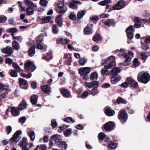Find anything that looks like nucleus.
Returning <instances> with one entry per match:
<instances>
[{
  "label": "nucleus",
  "instance_id": "1",
  "mask_svg": "<svg viewBox=\"0 0 150 150\" xmlns=\"http://www.w3.org/2000/svg\"><path fill=\"white\" fill-rule=\"evenodd\" d=\"M137 79L139 81L146 84L150 80V76L148 73L142 71L138 74Z\"/></svg>",
  "mask_w": 150,
  "mask_h": 150
},
{
  "label": "nucleus",
  "instance_id": "2",
  "mask_svg": "<svg viewBox=\"0 0 150 150\" xmlns=\"http://www.w3.org/2000/svg\"><path fill=\"white\" fill-rule=\"evenodd\" d=\"M91 69L90 67H81L79 69V73L81 76H83V79L85 80H87L89 78L88 74L91 71Z\"/></svg>",
  "mask_w": 150,
  "mask_h": 150
},
{
  "label": "nucleus",
  "instance_id": "3",
  "mask_svg": "<svg viewBox=\"0 0 150 150\" xmlns=\"http://www.w3.org/2000/svg\"><path fill=\"white\" fill-rule=\"evenodd\" d=\"M65 5H64V0L59 1L57 4L58 7L56 9L57 12L60 13H64L67 10V8L65 6Z\"/></svg>",
  "mask_w": 150,
  "mask_h": 150
},
{
  "label": "nucleus",
  "instance_id": "4",
  "mask_svg": "<svg viewBox=\"0 0 150 150\" xmlns=\"http://www.w3.org/2000/svg\"><path fill=\"white\" fill-rule=\"evenodd\" d=\"M115 64V62L112 61L110 62L108 65H105L104 68L101 70L102 74L103 75L108 74V72L107 70L111 68Z\"/></svg>",
  "mask_w": 150,
  "mask_h": 150
},
{
  "label": "nucleus",
  "instance_id": "5",
  "mask_svg": "<svg viewBox=\"0 0 150 150\" xmlns=\"http://www.w3.org/2000/svg\"><path fill=\"white\" fill-rule=\"evenodd\" d=\"M21 133L22 132L21 130H18L16 131L10 139V142L11 143L18 142L21 139L20 135Z\"/></svg>",
  "mask_w": 150,
  "mask_h": 150
},
{
  "label": "nucleus",
  "instance_id": "6",
  "mask_svg": "<svg viewBox=\"0 0 150 150\" xmlns=\"http://www.w3.org/2000/svg\"><path fill=\"white\" fill-rule=\"evenodd\" d=\"M116 53L119 52L120 53L119 54L122 57L124 58H126L125 60V62H130L131 60L130 57H129L127 54L125 52L124 50L121 49L120 50H117L115 51Z\"/></svg>",
  "mask_w": 150,
  "mask_h": 150
},
{
  "label": "nucleus",
  "instance_id": "7",
  "mask_svg": "<svg viewBox=\"0 0 150 150\" xmlns=\"http://www.w3.org/2000/svg\"><path fill=\"white\" fill-rule=\"evenodd\" d=\"M118 117L121 122H125L127 118V114L124 110H122L119 113Z\"/></svg>",
  "mask_w": 150,
  "mask_h": 150
},
{
  "label": "nucleus",
  "instance_id": "8",
  "mask_svg": "<svg viewBox=\"0 0 150 150\" xmlns=\"http://www.w3.org/2000/svg\"><path fill=\"white\" fill-rule=\"evenodd\" d=\"M36 67L34 64L31 62H28L25 65V69L26 71H30L32 72L34 71Z\"/></svg>",
  "mask_w": 150,
  "mask_h": 150
},
{
  "label": "nucleus",
  "instance_id": "9",
  "mask_svg": "<svg viewBox=\"0 0 150 150\" xmlns=\"http://www.w3.org/2000/svg\"><path fill=\"white\" fill-rule=\"evenodd\" d=\"M125 4V1L123 0L119 1L113 7L114 10H119L123 8Z\"/></svg>",
  "mask_w": 150,
  "mask_h": 150
},
{
  "label": "nucleus",
  "instance_id": "10",
  "mask_svg": "<svg viewBox=\"0 0 150 150\" xmlns=\"http://www.w3.org/2000/svg\"><path fill=\"white\" fill-rule=\"evenodd\" d=\"M104 129L107 131H110L113 130L115 127V124L112 122H109L104 125Z\"/></svg>",
  "mask_w": 150,
  "mask_h": 150
},
{
  "label": "nucleus",
  "instance_id": "11",
  "mask_svg": "<svg viewBox=\"0 0 150 150\" xmlns=\"http://www.w3.org/2000/svg\"><path fill=\"white\" fill-rule=\"evenodd\" d=\"M90 79L94 83L91 84H98L99 83L98 81H96L98 78V75L97 73L96 72H94L91 74Z\"/></svg>",
  "mask_w": 150,
  "mask_h": 150
},
{
  "label": "nucleus",
  "instance_id": "12",
  "mask_svg": "<svg viewBox=\"0 0 150 150\" xmlns=\"http://www.w3.org/2000/svg\"><path fill=\"white\" fill-rule=\"evenodd\" d=\"M121 84H138V83L132 78L128 77L126 79L125 81Z\"/></svg>",
  "mask_w": 150,
  "mask_h": 150
},
{
  "label": "nucleus",
  "instance_id": "13",
  "mask_svg": "<svg viewBox=\"0 0 150 150\" xmlns=\"http://www.w3.org/2000/svg\"><path fill=\"white\" fill-rule=\"evenodd\" d=\"M42 91L45 93L50 94L51 91V88L49 85H43L41 87Z\"/></svg>",
  "mask_w": 150,
  "mask_h": 150
},
{
  "label": "nucleus",
  "instance_id": "14",
  "mask_svg": "<svg viewBox=\"0 0 150 150\" xmlns=\"http://www.w3.org/2000/svg\"><path fill=\"white\" fill-rule=\"evenodd\" d=\"M1 50L3 53L9 54L8 55H11L13 53V49L9 46H7L5 48L2 49Z\"/></svg>",
  "mask_w": 150,
  "mask_h": 150
},
{
  "label": "nucleus",
  "instance_id": "15",
  "mask_svg": "<svg viewBox=\"0 0 150 150\" xmlns=\"http://www.w3.org/2000/svg\"><path fill=\"white\" fill-rule=\"evenodd\" d=\"M51 138L53 141L56 143H60L62 140L61 136L59 135L56 134L51 136Z\"/></svg>",
  "mask_w": 150,
  "mask_h": 150
},
{
  "label": "nucleus",
  "instance_id": "16",
  "mask_svg": "<svg viewBox=\"0 0 150 150\" xmlns=\"http://www.w3.org/2000/svg\"><path fill=\"white\" fill-rule=\"evenodd\" d=\"M24 3L25 5L30 8H37V6L36 5L34 4L33 2L30 0H25L24 1Z\"/></svg>",
  "mask_w": 150,
  "mask_h": 150
},
{
  "label": "nucleus",
  "instance_id": "17",
  "mask_svg": "<svg viewBox=\"0 0 150 150\" xmlns=\"http://www.w3.org/2000/svg\"><path fill=\"white\" fill-rule=\"evenodd\" d=\"M149 54V53L147 51H143L140 53V57L143 60H145Z\"/></svg>",
  "mask_w": 150,
  "mask_h": 150
},
{
  "label": "nucleus",
  "instance_id": "18",
  "mask_svg": "<svg viewBox=\"0 0 150 150\" xmlns=\"http://www.w3.org/2000/svg\"><path fill=\"white\" fill-rule=\"evenodd\" d=\"M27 139L23 137L22 139L18 143V145L19 146H22L23 147L27 146Z\"/></svg>",
  "mask_w": 150,
  "mask_h": 150
},
{
  "label": "nucleus",
  "instance_id": "19",
  "mask_svg": "<svg viewBox=\"0 0 150 150\" xmlns=\"http://www.w3.org/2000/svg\"><path fill=\"white\" fill-rule=\"evenodd\" d=\"M39 19L42 21V23H47L49 22L50 20L52 18L50 16L46 17L40 16L38 17Z\"/></svg>",
  "mask_w": 150,
  "mask_h": 150
},
{
  "label": "nucleus",
  "instance_id": "20",
  "mask_svg": "<svg viewBox=\"0 0 150 150\" xmlns=\"http://www.w3.org/2000/svg\"><path fill=\"white\" fill-rule=\"evenodd\" d=\"M27 134L30 137L31 141L33 142L35 140V135L33 131L30 130L28 132Z\"/></svg>",
  "mask_w": 150,
  "mask_h": 150
},
{
  "label": "nucleus",
  "instance_id": "21",
  "mask_svg": "<svg viewBox=\"0 0 150 150\" xmlns=\"http://www.w3.org/2000/svg\"><path fill=\"white\" fill-rule=\"evenodd\" d=\"M105 114L108 116H112L115 113V111L109 108H106L105 110Z\"/></svg>",
  "mask_w": 150,
  "mask_h": 150
},
{
  "label": "nucleus",
  "instance_id": "22",
  "mask_svg": "<svg viewBox=\"0 0 150 150\" xmlns=\"http://www.w3.org/2000/svg\"><path fill=\"white\" fill-rule=\"evenodd\" d=\"M120 79V77L118 76H114L111 79V82L112 84L116 83Z\"/></svg>",
  "mask_w": 150,
  "mask_h": 150
},
{
  "label": "nucleus",
  "instance_id": "23",
  "mask_svg": "<svg viewBox=\"0 0 150 150\" xmlns=\"http://www.w3.org/2000/svg\"><path fill=\"white\" fill-rule=\"evenodd\" d=\"M27 107V105L26 102L23 100L18 106V108L19 110H22L26 108Z\"/></svg>",
  "mask_w": 150,
  "mask_h": 150
},
{
  "label": "nucleus",
  "instance_id": "24",
  "mask_svg": "<svg viewBox=\"0 0 150 150\" xmlns=\"http://www.w3.org/2000/svg\"><path fill=\"white\" fill-rule=\"evenodd\" d=\"M38 99V96L36 95H33L31 96L30 100L33 104H35L37 102Z\"/></svg>",
  "mask_w": 150,
  "mask_h": 150
},
{
  "label": "nucleus",
  "instance_id": "25",
  "mask_svg": "<svg viewBox=\"0 0 150 150\" xmlns=\"http://www.w3.org/2000/svg\"><path fill=\"white\" fill-rule=\"evenodd\" d=\"M70 40L68 39L59 38L58 39V43H61L62 44H68Z\"/></svg>",
  "mask_w": 150,
  "mask_h": 150
},
{
  "label": "nucleus",
  "instance_id": "26",
  "mask_svg": "<svg viewBox=\"0 0 150 150\" xmlns=\"http://www.w3.org/2000/svg\"><path fill=\"white\" fill-rule=\"evenodd\" d=\"M35 53L34 46H32L30 48L28 52V55L30 57L33 56Z\"/></svg>",
  "mask_w": 150,
  "mask_h": 150
},
{
  "label": "nucleus",
  "instance_id": "27",
  "mask_svg": "<svg viewBox=\"0 0 150 150\" xmlns=\"http://www.w3.org/2000/svg\"><path fill=\"white\" fill-rule=\"evenodd\" d=\"M56 22L59 26H61L62 24V16L61 15H58L56 19Z\"/></svg>",
  "mask_w": 150,
  "mask_h": 150
},
{
  "label": "nucleus",
  "instance_id": "28",
  "mask_svg": "<svg viewBox=\"0 0 150 150\" xmlns=\"http://www.w3.org/2000/svg\"><path fill=\"white\" fill-rule=\"evenodd\" d=\"M120 71L119 68L115 67L113 68L111 71V73L113 76H117V74L119 73Z\"/></svg>",
  "mask_w": 150,
  "mask_h": 150
},
{
  "label": "nucleus",
  "instance_id": "29",
  "mask_svg": "<svg viewBox=\"0 0 150 150\" xmlns=\"http://www.w3.org/2000/svg\"><path fill=\"white\" fill-rule=\"evenodd\" d=\"M12 45L13 49L15 50H18L20 49V45L16 41H13L12 42Z\"/></svg>",
  "mask_w": 150,
  "mask_h": 150
},
{
  "label": "nucleus",
  "instance_id": "30",
  "mask_svg": "<svg viewBox=\"0 0 150 150\" xmlns=\"http://www.w3.org/2000/svg\"><path fill=\"white\" fill-rule=\"evenodd\" d=\"M60 147L62 150H65L67 148V144L65 141H61L59 144Z\"/></svg>",
  "mask_w": 150,
  "mask_h": 150
},
{
  "label": "nucleus",
  "instance_id": "31",
  "mask_svg": "<svg viewBox=\"0 0 150 150\" xmlns=\"http://www.w3.org/2000/svg\"><path fill=\"white\" fill-rule=\"evenodd\" d=\"M32 8L28 7L26 10V14L28 16H30L33 14L34 10Z\"/></svg>",
  "mask_w": 150,
  "mask_h": 150
},
{
  "label": "nucleus",
  "instance_id": "32",
  "mask_svg": "<svg viewBox=\"0 0 150 150\" xmlns=\"http://www.w3.org/2000/svg\"><path fill=\"white\" fill-rule=\"evenodd\" d=\"M11 111L12 114L15 115H18L19 113V112L17 109L13 107L11 108Z\"/></svg>",
  "mask_w": 150,
  "mask_h": 150
},
{
  "label": "nucleus",
  "instance_id": "33",
  "mask_svg": "<svg viewBox=\"0 0 150 150\" xmlns=\"http://www.w3.org/2000/svg\"><path fill=\"white\" fill-rule=\"evenodd\" d=\"M116 23L115 20L113 19H108L107 21H106L105 24V25L110 26V25H115Z\"/></svg>",
  "mask_w": 150,
  "mask_h": 150
},
{
  "label": "nucleus",
  "instance_id": "34",
  "mask_svg": "<svg viewBox=\"0 0 150 150\" xmlns=\"http://www.w3.org/2000/svg\"><path fill=\"white\" fill-rule=\"evenodd\" d=\"M61 92L63 96L65 97H69V93L67 90L64 89H62Z\"/></svg>",
  "mask_w": 150,
  "mask_h": 150
},
{
  "label": "nucleus",
  "instance_id": "35",
  "mask_svg": "<svg viewBox=\"0 0 150 150\" xmlns=\"http://www.w3.org/2000/svg\"><path fill=\"white\" fill-rule=\"evenodd\" d=\"M84 31V33L87 35L91 34L92 33V30L88 26L85 27Z\"/></svg>",
  "mask_w": 150,
  "mask_h": 150
},
{
  "label": "nucleus",
  "instance_id": "36",
  "mask_svg": "<svg viewBox=\"0 0 150 150\" xmlns=\"http://www.w3.org/2000/svg\"><path fill=\"white\" fill-rule=\"evenodd\" d=\"M52 31L54 34H57L59 32V30L57 25H53L52 27Z\"/></svg>",
  "mask_w": 150,
  "mask_h": 150
},
{
  "label": "nucleus",
  "instance_id": "37",
  "mask_svg": "<svg viewBox=\"0 0 150 150\" xmlns=\"http://www.w3.org/2000/svg\"><path fill=\"white\" fill-rule=\"evenodd\" d=\"M52 58V56L51 53H48L47 54L46 56L43 55L42 58V59H45L47 61H49Z\"/></svg>",
  "mask_w": 150,
  "mask_h": 150
},
{
  "label": "nucleus",
  "instance_id": "38",
  "mask_svg": "<svg viewBox=\"0 0 150 150\" xmlns=\"http://www.w3.org/2000/svg\"><path fill=\"white\" fill-rule=\"evenodd\" d=\"M116 101L118 104H126L127 103V101L121 97L118 98L116 100Z\"/></svg>",
  "mask_w": 150,
  "mask_h": 150
},
{
  "label": "nucleus",
  "instance_id": "39",
  "mask_svg": "<svg viewBox=\"0 0 150 150\" xmlns=\"http://www.w3.org/2000/svg\"><path fill=\"white\" fill-rule=\"evenodd\" d=\"M13 66L14 68L19 72L22 71V70L20 68L18 64L16 63H13Z\"/></svg>",
  "mask_w": 150,
  "mask_h": 150
},
{
  "label": "nucleus",
  "instance_id": "40",
  "mask_svg": "<svg viewBox=\"0 0 150 150\" xmlns=\"http://www.w3.org/2000/svg\"><path fill=\"white\" fill-rule=\"evenodd\" d=\"M64 121L67 123H74L75 122L72 118L71 117H68L64 118Z\"/></svg>",
  "mask_w": 150,
  "mask_h": 150
},
{
  "label": "nucleus",
  "instance_id": "41",
  "mask_svg": "<svg viewBox=\"0 0 150 150\" xmlns=\"http://www.w3.org/2000/svg\"><path fill=\"white\" fill-rule=\"evenodd\" d=\"M85 13V11L84 10L79 12L77 14V17L78 18H82Z\"/></svg>",
  "mask_w": 150,
  "mask_h": 150
},
{
  "label": "nucleus",
  "instance_id": "42",
  "mask_svg": "<svg viewBox=\"0 0 150 150\" xmlns=\"http://www.w3.org/2000/svg\"><path fill=\"white\" fill-rule=\"evenodd\" d=\"M42 44V43L39 44L37 46V48L42 50L46 49L47 47V45H43Z\"/></svg>",
  "mask_w": 150,
  "mask_h": 150
},
{
  "label": "nucleus",
  "instance_id": "43",
  "mask_svg": "<svg viewBox=\"0 0 150 150\" xmlns=\"http://www.w3.org/2000/svg\"><path fill=\"white\" fill-rule=\"evenodd\" d=\"M111 2L110 0H104L99 3V4L100 5L105 6L107 5L108 4Z\"/></svg>",
  "mask_w": 150,
  "mask_h": 150
},
{
  "label": "nucleus",
  "instance_id": "44",
  "mask_svg": "<svg viewBox=\"0 0 150 150\" xmlns=\"http://www.w3.org/2000/svg\"><path fill=\"white\" fill-rule=\"evenodd\" d=\"M87 61V59L85 58H82L80 59L79 61V63L81 66L84 65Z\"/></svg>",
  "mask_w": 150,
  "mask_h": 150
},
{
  "label": "nucleus",
  "instance_id": "45",
  "mask_svg": "<svg viewBox=\"0 0 150 150\" xmlns=\"http://www.w3.org/2000/svg\"><path fill=\"white\" fill-rule=\"evenodd\" d=\"M93 40L95 42H97L101 40V38L99 34H97L95 35L93 37Z\"/></svg>",
  "mask_w": 150,
  "mask_h": 150
},
{
  "label": "nucleus",
  "instance_id": "46",
  "mask_svg": "<svg viewBox=\"0 0 150 150\" xmlns=\"http://www.w3.org/2000/svg\"><path fill=\"white\" fill-rule=\"evenodd\" d=\"M133 26L132 25H130L129 26L126 30L125 31L126 33H133L134 31L133 29Z\"/></svg>",
  "mask_w": 150,
  "mask_h": 150
},
{
  "label": "nucleus",
  "instance_id": "47",
  "mask_svg": "<svg viewBox=\"0 0 150 150\" xmlns=\"http://www.w3.org/2000/svg\"><path fill=\"white\" fill-rule=\"evenodd\" d=\"M105 134L103 132L100 133L98 135V139L100 140H103L105 137Z\"/></svg>",
  "mask_w": 150,
  "mask_h": 150
},
{
  "label": "nucleus",
  "instance_id": "48",
  "mask_svg": "<svg viewBox=\"0 0 150 150\" xmlns=\"http://www.w3.org/2000/svg\"><path fill=\"white\" fill-rule=\"evenodd\" d=\"M117 145V144L116 143L114 142H111L108 145V147L113 149H115Z\"/></svg>",
  "mask_w": 150,
  "mask_h": 150
},
{
  "label": "nucleus",
  "instance_id": "49",
  "mask_svg": "<svg viewBox=\"0 0 150 150\" xmlns=\"http://www.w3.org/2000/svg\"><path fill=\"white\" fill-rule=\"evenodd\" d=\"M89 94H90V93L88 92L84 91L82 93L81 96V98L82 99H85L87 98Z\"/></svg>",
  "mask_w": 150,
  "mask_h": 150
},
{
  "label": "nucleus",
  "instance_id": "50",
  "mask_svg": "<svg viewBox=\"0 0 150 150\" xmlns=\"http://www.w3.org/2000/svg\"><path fill=\"white\" fill-rule=\"evenodd\" d=\"M18 3L19 4L18 6L20 8V9L21 10V11H25V6H23L22 5V3L20 1H18Z\"/></svg>",
  "mask_w": 150,
  "mask_h": 150
},
{
  "label": "nucleus",
  "instance_id": "51",
  "mask_svg": "<svg viewBox=\"0 0 150 150\" xmlns=\"http://www.w3.org/2000/svg\"><path fill=\"white\" fill-rule=\"evenodd\" d=\"M26 120V118L25 116L22 117L19 119V122L21 124L24 123Z\"/></svg>",
  "mask_w": 150,
  "mask_h": 150
},
{
  "label": "nucleus",
  "instance_id": "52",
  "mask_svg": "<svg viewBox=\"0 0 150 150\" xmlns=\"http://www.w3.org/2000/svg\"><path fill=\"white\" fill-rule=\"evenodd\" d=\"M10 75L11 76L14 77H16L17 76V72L14 70L11 71L10 73Z\"/></svg>",
  "mask_w": 150,
  "mask_h": 150
},
{
  "label": "nucleus",
  "instance_id": "53",
  "mask_svg": "<svg viewBox=\"0 0 150 150\" xmlns=\"http://www.w3.org/2000/svg\"><path fill=\"white\" fill-rule=\"evenodd\" d=\"M7 20V18L4 16L2 17L0 16V23H5Z\"/></svg>",
  "mask_w": 150,
  "mask_h": 150
},
{
  "label": "nucleus",
  "instance_id": "54",
  "mask_svg": "<svg viewBox=\"0 0 150 150\" xmlns=\"http://www.w3.org/2000/svg\"><path fill=\"white\" fill-rule=\"evenodd\" d=\"M64 134L66 136H68L71 134V129H67L64 132Z\"/></svg>",
  "mask_w": 150,
  "mask_h": 150
},
{
  "label": "nucleus",
  "instance_id": "55",
  "mask_svg": "<svg viewBox=\"0 0 150 150\" xmlns=\"http://www.w3.org/2000/svg\"><path fill=\"white\" fill-rule=\"evenodd\" d=\"M19 82L20 84L25 85L28 84L27 81L23 79H19Z\"/></svg>",
  "mask_w": 150,
  "mask_h": 150
},
{
  "label": "nucleus",
  "instance_id": "56",
  "mask_svg": "<svg viewBox=\"0 0 150 150\" xmlns=\"http://www.w3.org/2000/svg\"><path fill=\"white\" fill-rule=\"evenodd\" d=\"M43 36L42 34H40L38 37H37L36 38V40L39 41H41L43 40Z\"/></svg>",
  "mask_w": 150,
  "mask_h": 150
},
{
  "label": "nucleus",
  "instance_id": "57",
  "mask_svg": "<svg viewBox=\"0 0 150 150\" xmlns=\"http://www.w3.org/2000/svg\"><path fill=\"white\" fill-rule=\"evenodd\" d=\"M5 62L6 64L10 65L12 63L13 59L9 58H7L5 59Z\"/></svg>",
  "mask_w": 150,
  "mask_h": 150
},
{
  "label": "nucleus",
  "instance_id": "58",
  "mask_svg": "<svg viewBox=\"0 0 150 150\" xmlns=\"http://www.w3.org/2000/svg\"><path fill=\"white\" fill-rule=\"evenodd\" d=\"M133 64L134 67H137L138 66L139 64V62L138 61V59L137 58H135L134 59L133 62Z\"/></svg>",
  "mask_w": 150,
  "mask_h": 150
},
{
  "label": "nucleus",
  "instance_id": "59",
  "mask_svg": "<svg viewBox=\"0 0 150 150\" xmlns=\"http://www.w3.org/2000/svg\"><path fill=\"white\" fill-rule=\"evenodd\" d=\"M40 3L42 6H45L47 5V2L46 0H40Z\"/></svg>",
  "mask_w": 150,
  "mask_h": 150
},
{
  "label": "nucleus",
  "instance_id": "60",
  "mask_svg": "<svg viewBox=\"0 0 150 150\" xmlns=\"http://www.w3.org/2000/svg\"><path fill=\"white\" fill-rule=\"evenodd\" d=\"M12 127L10 126H8L6 128V131L7 132V134H9L12 131Z\"/></svg>",
  "mask_w": 150,
  "mask_h": 150
},
{
  "label": "nucleus",
  "instance_id": "61",
  "mask_svg": "<svg viewBox=\"0 0 150 150\" xmlns=\"http://www.w3.org/2000/svg\"><path fill=\"white\" fill-rule=\"evenodd\" d=\"M141 48L142 50H146L149 49V47L148 45L143 44Z\"/></svg>",
  "mask_w": 150,
  "mask_h": 150
},
{
  "label": "nucleus",
  "instance_id": "62",
  "mask_svg": "<svg viewBox=\"0 0 150 150\" xmlns=\"http://www.w3.org/2000/svg\"><path fill=\"white\" fill-rule=\"evenodd\" d=\"M51 125L53 128H55L57 126V124L56 121L54 120L51 121Z\"/></svg>",
  "mask_w": 150,
  "mask_h": 150
},
{
  "label": "nucleus",
  "instance_id": "63",
  "mask_svg": "<svg viewBox=\"0 0 150 150\" xmlns=\"http://www.w3.org/2000/svg\"><path fill=\"white\" fill-rule=\"evenodd\" d=\"M90 19L91 21L95 22V23L97 22L99 20L98 18L96 16H92L91 17Z\"/></svg>",
  "mask_w": 150,
  "mask_h": 150
},
{
  "label": "nucleus",
  "instance_id": "64",
  "mask_svg": "<svg viewBox=\"0 0 150 150\" xmlns=\"http://www.w3.org/2000/svg\"><path fill=\"white\" fill-rule=\"evenodd\" d=\"M8 30L10 32L13 33H16L18 30V29L15 28H10Z\"/></svg>",
  "mask_w": 150,
  "mask_h": 150
}]
</instances>
